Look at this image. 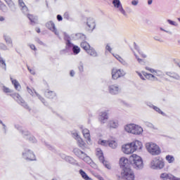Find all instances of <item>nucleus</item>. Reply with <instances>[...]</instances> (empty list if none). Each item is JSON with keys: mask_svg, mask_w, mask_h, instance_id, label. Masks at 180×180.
Masks as SVG:
<instances>
[{"mask_svg": "<svg viewBox=\"0 0 180 180\" xmlns=\"http://www.w3.org/2000/svg\"><path fill=\"white\" fill-rule=\"evenodd\" d=\"M143 148V143L140 141H135L132 143L122 146V150L124 154H133L137 150Z\"/></svg>", "mask_w": 180, "mask_h": 180, "instance_id": "nucleus-1", "label": "nucleus"}, {"mask_svg": "<svg viewBox=\"0 0 180 180\" xmlns=\"http://www.w3.org/2000/svg\"><path fill=\"white\" fill-rule=\"evenodd\" d=\"M129 161L135 169H143V160L136 154L129 157Z\"/></svg>", "mask_w": 180, "mask_h": 180, "instance_id": "nucleus-2", "label": "nucleus"}, {"mask_svg": "<svg viewBox=\"0 0 180 180\" xmlns=\"http://www.w3.org/2000/svg\"><path fill=\"white\" fill-rule=\"evenodd\" d=\"M124 130L127 133H131V134L139 135L143 133V129L141 127L136 124H129L124 127Z\"/></svg>", "mask_w": 180, "mask_h": 180, "instance_id": "nucleus-3", "label": "nucleus"}, {"mask_svg": "<svg viewBox=\"0 0 180 180\" xmlns=\"http://www.w3.org/2000/svg\"><path fill=\"white\" fill-rule=\"evenodd\" d=\"M146 148L152 155H160V154H161V149H160V147L155 143H147Z\"/></svg>", "mask_w": 180, "mask_h": 180, "instance_id": "nucleus-4", "label": "nucleus"}, {"mask_svg": "<svg viewBox=\"0 0 180 180\" xmlns=\"http://www.w3.org/2000/svg\"><path fill=\"white\" fill-rule=\"evenodd\" d=\"M121 178L122 179H124V180H134L135 179L134 172H133V170H131V168L124 169L121 172Z\"/></svg>", "mask_w": 180, "mask_h": 180, "instance_id": "nucleus-5", "label": "nucleus"}, {"mask_svg": "<svg viewBox=\"0 0 180 180\" xmlns=\"http://www.w3.org/2000/svg\"><path fill=\"white\" fill-rule=\"evenodd\" d=\"M96 155L99 161L103 163V165H104V167H105V168H107V169H111L112 166H110L109 162L105 160V156H103V152H102V150L97 149Z\"/></svg>", "mask_w": 180, "mask_h": 180, "instance_id": "nucleus-6", "label": "nucleus"}, {"mask_svg": "<svg viewBox=\"0 0 180 180\" xmlns=\"http://www.w3.org/2000/svg\"><path fill=\"white\" fill-rule=\"evenodd\" d=\"M150 167L153 169H162L164 162L160 160V158H155L151 161Z\"/></svg>", "mask_w": 180, "mask_h": 180, "instance_id": "nucleus-7", "label": "nucleus"}, {"mask_svg": "<svg viewBox=\"0 0 180 180\" xmlns=\"http://www.w3.org/2000/svg\"><path fill=\"white\" fill-rule=\"evenodd\" d=\"M22 158L26 161H36V156L30 149L25 148L22 152Z\"/></svg>", "mask_w": 180, "mask_h": 180, "instance_id": "nucleus-8", "label": "nucleus"}, {"mask_svg": "<svg viewBox=\"0 0 180 180\" xmlns=\"http://www.w3.org/2000/svg\"><path fill=\"white\" fill-rule=\"evenodd\" d=\"M11 96H12V98H13V99H15V101H17V102H18V103H20L22 106H23V108H25V109H27L28 110H30L29 105H27V103H26V102H25V100H23V98H22L20 95L15 93V94H11Z\"/></svg>", "mask_w": 180, "mask_h": 180, "instance_id": "nucleus-9", "label": "nucleus"}, {"mask_svg": "<svg viewBox=\"0 0 180 180\" xmlns=\"http://www.w3.org/2000/svg\"><path fill=\"white\" fill-rule=\"evenodd\" d=\"M109 120V110H104L98 115V122L101 124H105Z\"/></svg>", "mask_w": 180, "mask_h": 180, "instance_id": "nucleus-10", "label": "nucleus"}, {"mask_svg": "<svg viewBox=\"0 0 180 180\" xmlns=\"http://www.w3.org/2000/svg\"><path fill=\"white\" fill-rule=\"evenodd\" d=\"M126 75V72L122 69H112V79H117V78H120L122 77H124Z\"/></svg>", "mask_w": 180, "mask_h": 180, "instance_id": "nucleus-11", "label": "nucleus"}, {"mask_svg": "<svg viewBox=\"0 0 180 180\" xmlns=\"http://www.w3.org/2000/svg\"><path fill=\"white\" fill-rule=\"evenodd\" d=\"M96 27V23L95 22V19L93 18H88L86 21V29L88 32H94V30Z\"/></svg>", "mask_w": 180, "mask_h": 180, "instance_id": "nucleus-12", "label": "nucleus"}, {"mask_svg": "<svg viewBox=\"0 0 180 180\" xmlns=\"http://www.w3.org/2000/svg\"><path fill=\"white\" fill-rule=\"evenodd\" d=\"M27 91L28 94H30L32 96H34V94H35V95H37L38 99H39V101H41V102H42V103L45 106H47V102H46V99H44V98H43L41 96H40V94L37 93L36 91H34V89H32L29 86H27Z\"/></svg>", "mask_w": 180, "mask_h": 180, "instance_id": "nucleus-13", "label": "nucleus"}, {"mask_svg": "<svg viewBox=\"0 0 180 180\" xmlns=\"http://www.w3.org/2000/svg\"><path fill=\"white\" fill-rule=\"evenodd\" d=\"M112 5L119 11V12H120V13L124 15V16H127V14L126 13V11L123 8L120 0H112Z\"/></svg>", "mask_w": 180, "mask_h": 180, "instance_id": "nucleus-14", "label": "nucleus"}, {"mask_svg": "<svg viewBox=\"0 0 180 180\" xmlns=\"http://www.w3.org/2000/svg\"><path fill=\"white\" fill-rule=\"evenodd\" d=\"M46 27H47V29L55 33V34L58 36V39H61V37H60L57 28H56V25L54 24V22H53V21H49L48 22H46Z\"/></svg>", "mask_w": 180, "mask_h": 180, "instance_id": "nucleus-15", "label": "nucleus"}, {"mask_svg": "<svg viewBox=\"0 0 180 180\" xmlns=\"http://www.w3.org/2000/svg\"><path fill=\"white\" fill-rule=\"evenodd\" d=\"M108 90L111 95H117V94H119L120 91V87H119L117 84H112L109 86Z\"/></svg>", "mask_w": 180, "mask_h": 180, "instance_id": "nucleus-16", "label": "nucleus"}, {"mask_svg": "<svg viewBox=\"0 0 180 180\" xmlns=\"http://www.w3.org/2000/svg\"><path fill=\"white\" fill-rule=\"evenodd\" d=\"M72 136L74 137V139H75V140H77L79 147H80L81 148H84V147H85V142L84 141V140H82V139H81V137H79V135H78V134L73 133Z\"/></svg>", "mask_w": 180, "mask_h": 180, "instance_id": "nucleus-17", "label": "nucleus"}, {"mask_svg": "<svg viewBox=\"0 0 180 180\" xmlns=\"http://www.w3.org/2000/svg\"><path fill=\"white\" fill-rule=\"evenodd\" d=\"M120 165L122 168V171L126 168H130L129 165V160L126 158H121L120 160Z\"/></svg>", "mask_w": 180, "mask_h": 180, "instance_id": "nucleus-18", "label": "nucleus"}, {"mask_svg": "<svg viewBox=\"0 0 180 180\" xmlns=\"http://www.w3.org/2000/svg\"><path fill=\"white\" fill-rule=\"evenodd\" d=\"M101 146H106V144H108L109 147L111 148H116V147H117V143L115 141H108L103 140L101 141Z\"/></svg>", "mask_w": 180, "mask_h": 180, "instance_id": "nucleus-19", "label": "nucleus"}, {"mask_svg": "<svg viewBox=\"0 0 180 180\" xmlns=\"http://www.w3.org/2000/svg\"><path fill=\"white\" fill-rule=\"evenodd\" d=\"M73 153L80 160H84V157L86 155V153L82 152V150H79V148H75L73 150Z\"/></svg>", "mask_w": 180, "mask_h": 180, "instance_id": "nucleus-20", "label": "nucleus"}, {"mask_svg": "<svg viewBox=\"0 0 180 180\" xmlns=\"http://www.w3.org/2000/svg\"><path fill=\"white\" fill-rule=\"evenodd\" d=\"M145 68L147 71H150L151 72V74L155 73V75H156V77H162V75H163V73H162V72H161V70H155L149 67H146Z\"/></svg>", "mask_w": 180, "mask_h": 180, "instance_id": "nucleus-21", "label": "nucleus"}, {"mask_svg": "<svg viewBox=\"0 0 180 180\" xmlns=\"http://www.w3.org/2000/svg\"><path fill=\"white\" fill-rule=\"evenodd\" d=\"M4 1L6 4H7L11 12H16V6L15 5V3L12 1V0H4Z\"/></svg>", "mask_w": 180, "mask_h": 180, "instance_id": "nucleus-22", "label": "nucleus"}, {"mask_svg": "<svg viewBox=\"0 0 180 180\" xmlns=\"http://www.w3.org/2000/svg\"><path fill=\"white\" fill-rule=\"evenodd\" d=\"M108 126L110 129H117L119 127V121L117 120H110L108 122Z\"/></svg>", "mask_w": 180, "mask_h": 180, "instance_id": "nucleus-23", "label": "nucleus"}, {"mask_svg": "<svg viewBox=\"0 0 180 180\" xmlns=\"http://www.w3.org/2000/svg\"><path fill=\"white\" fill-rule=\"evenodd\" d=\"M82 134L87 143H91V134L89 133L88 129H82Z\"/></svg>", "mask_w": 180, "mask_h": 180, "instance_id": "nucleus-24", "label": "nucleus"}, {"mask_svg": "<svg viewBox=\"0 0 180 180\" xmlns=\"http://www.w3.org/2000/svg\"><path fill=\"white\" fill-rule=\"evenodd\" d=\"M143 74L146 79H149L150 81H158V78H157L153 74L147 73L146 72H143Z\"/></svg>", "mask_w": 180, "mask_h": 180, "instance_id": "nucleus-25", "label": "nucleus"}, {"mask_svg": "<svg viewBox=\"0 0 180 180\" xmlns=\"http://www.w3.org/2000/svg\"><path fill=\"white\" fill-rule=\"evenodd\" d=\"M4 39L6 43V44L10 46L11 47H13V43L12 42V39L11 38V37L9 35H8L7 34H4Z\"/></svg>", "mask_w": 180, "mask_h": 180, "instance_id": "nucleus-26", "label": "nucleus"}, {"mask_svg": "<svg viewBox=\"0 0 180 180\" xmlns=\"http://www.w3.org/2000/svg\"><path fill=\"white\" fill-rule=\"evenodd\" d=\"M44 95L46 98H49V99H54V98L57 96L56 92L53 91H45Z\"/></svg>", "mask_w": 180, "mask_h": 180, "instance_id": "nucleus-27", "label": "nucleus"}, {"mask_svg": "<svg viewBox=\"0 0 180 180\" xmlns=\"http://www.w3.org/2000/svg\"><path fill=\"white\" fill-rule=\"evenodd\" d=\"M83 161L84 162H86V164H89V165H91L93 168L95 167V163L92 161V159L87 155H85L84 158L83 159Z\"/></svg>", "mask_w": 180, "mask_h": 180, "instance_id": "nucleus-28", "label": "nucleus"}, {"mask_svg": "<svg viewBox=\"0 0 180 180\" xmlns=\"http://www.w3.org/2000/svg\"><path fill=\"white\" fill-rule=\"evenodd\" d=\"M173 176L174 175L168 173H162L160 174V179H162V180H172Z\"/></svg>", "mask_w": 180, "mask_h": 180, "instance_id": "nucleus-29", "label": "nucleus"}, {"mask_svg": "<svg viewBox=\"0 0 180 180\" xmlns=\"http://www.w3.org/2000/svg\"><path fill=\"white\" fill-rule=\"evenodd\" d=\"M11 81L14 86L15 89H16V91H20L21 86L20 84H19V82H18L16 79H13L12 77H11Z\"/></svg>", "mask_w": 180, "mask_h": 180, "instance_id": "nucleus-30", "label": "nucleus"}, {"mask_svg": "<svg viewBox=\"0 0 180 180\" xmlns=\"http://www.w3.org/2000/svg\"><path fill=\"white\" fill-rule=\"evenodd\" d=\"M86 51L87 54H89V56H91V57H98V53H96V51H95V49H94L93 48L90 47Z\"/></svg>", "mask_w": 180, "mask_h": 180, "instance_id": "nucleus-31", "label": "nucleus"}, {"mask_svg": "<svg viewBox=\"0 0 180 180\" xmlns=\"http://www.w3.org/2000/svg\"><path fill=\"white\" fill-rule=\"evenodd\" d=\"M85 34L82 33H77L75 34V40H85Z\"/></svg>", "mask_w": 180, "mask_h": 180, "instance_id": "nucleus-32", "label": "nucleus"}, {"mask_svg": "<svg viewBox=\"0 0 180 180\" xmlns=\"http://www.w3.org/2000/svg\"><path fill=\"white\" fill-rule=\"evenodd\" d=\"M81 176L83 178V179L84 180H92V179H91L89 176H88V174H86V173L82 170V169H80L79 171Z\"/></svg>", "mask_w": 180, "mask_h": 180, "instance_id": "nucleus-33", "label": "nucleus"}, {"mask_svg": "<svg viewBox=\"0 0 180 180\" xmlns=\"http://www.w3.org/2000/svg\"><path fill=\"white\" fill-rule=\"evenodd\" d=\"M114 57L116 58V60H117L118 61H120V63L121 64H122V65H127V62H126V60H124L122 57H120V56L119 55H113Z\"/></svg>", "mask_w": 180, "mask_h": 180, "instance_id": "nucleus-34", "label": "nucleus"}, {"mask_svg": "<svg viewBox=\"0 0 180 180\" xmlns=\"http://www.w3.org/2000/svg\"><path fill=\"white\" fill-rule=\"evenodd\" d=\"M80 46L83 50H85V51H86L89 49H91V45H89V44H88L86 41L82 42Z\"/></svg>", "mask_w": 180, "mask_h": 180, "instance_id": "nucleus-35", "label": "nucleus"}, {"mask_svg": "<svg viewBox=\"0 0 180 180\" xmlns=\"http://www.w3.org/2000/svg\"><path fill=\"white\" fill-rule=\"evenodd\" d=\"M72 50L73 51V54H75V56H77V54H79L80 51H81V49L79 48V46L75 45L72 48Z\"/></svg>", "mask_w": 180, "mask_h": 180, "instance_id": "nucleus-36", "label": "nucleus"}, {"mask_svg": "<svg viewBox=\"0 0 180 180\" xmlns=\"http://www.w3.org/2000/svg\"><path fill=\"white\" fill-rule=\"evenodd\" d=\"M21 133H22L24 139H29V137L30 136V132H29V131H27V130H22Z\"/></svg>", "mask_w": 180, "mask_h": 180, "instance_id": "nucleus-37", "label": "nucleus"}, {"mask_svg": "<svg viewBox=\"0 0 180 180\" xmlns=\"http://www.w3.org/2000/svg\"><path fill=\"white\" fill-rule=\"evenodd\" d=\"M0 65L1 68L6 71V63H5V60H4L2 57H0Z\"/></svg>", "mask_w": 180, "mask_h": 180, "instance_id": "nucleus-38", "label": "nucleus"}, {"mask_svg": "<svg viewBox=\"0 0 180 180\" xmlns=\"http://www.w3.org/2000/svg\"><path fill=\"white\" fill-rule=\"evenodd\" d=\"M27 18L30 20L31 23H36L37 18L33 16V15L27 14Z\"/></svg>", "mask_w": 180, "mask_h": 180, "instance_id": "nucleus-39", "label": "nucleus"}, {"mask_svg": "<svg viewBox=\"0 0 180 180\" xmlns=\"http://www.w3.org/2000/svg\"><path fill=\"white\" fill-rule=\"evenodd\" d=\"M166 160L169 162V164H172V162L175 161V158H174V156L169 155L166 156Z\"/></svg>", "mask_w": 180, "mask_h": 180, "instance_id": "nucleus-40", "label": "nucleus"}, {"mask_svg": "<svg viewBox=\"0 0 180 180\" xmlns=\"http://www.w3.org/2000/svg\"><path fill=\"white\" fill-rule=\"evenodd\" d=\"M67 50H71L75 45L71 42V41H68L65 42Z\"/></svg>", "mask_w": 180, "mask_h": 180, "instance_id": "nucleus-41", "label": "nucleus"}, {"mask_svg": "<svg viewBox=\"0 0 180 180\" xmlns=\"http://www.w3.org/2000/svg\"><path fill=\"white\" fill-rule=\"evenodd\" d=\"M0 9L3 12H8V7L4 3L0 1Z\"/></svg>", "mask_w": 180, "mask_h": 180, "instance_id": "nucleus-42", "label": "nucleus"}, {"mask_svg": "<svg viewBox=\"0 0 180 180\" xmlns=\"http://www.w3.org/2000/svg\"><path fill=\"white\" fill-rule=\"evenodd\" d=\"M78 70L79 72H84V63L82 61L79 62Z\"/></svg>", "mask_w": 180, "mask_h": 180, "instance_id": "nucleus-43", "label": "nucleus"}, {"mask_svg": "<svg viewBox=\"0 0 180 180\" xmlns=\"http://www.w3.org/2000/svg\"><path fill=\"white\" fill-rule=\"evenodd\" d=\"M63 35H64V40L65 43H67V41H71V38L70 37V35H68V34H67L66 32H64Z\"/></svg>", "mask_w": 180, "mask_h": 180, "instance_id": "nucleus-44", "label": "nucleus"}, {"mask_svg": "<svg viewBox=\"0 0 180 180\" xmlns=\"http://www.w3.org/2000/svg\"><path fill=\"white\" fill-rule=\"evenodd\" d=\"M3 91L5 92V94H12L13 92L11 89L5 86H3Z\"/></svg>", "mask_w": 180, "mask_h": 180, "instance_id": "nucleus-45", "label": "nucleus"}, {"mask_svg": "<svg viewBox=\"0 0 180 180\" xmlns=\"http://www.w3.org/2000/svg\"><path fill=\"white\" fill-rule=\"evenodd\" d=\"M0 49L4 50V51H6V50H9V49H8V46L4 43H0Z\"/></svg>", "mask_w": 180, "mask_h": 180, "instance_id": "nucleus-46", "label": "nucleus"}, {"mask_svg": "<svg viewBox=\"0 0 180 180\" xmlns=\"http://www.w3.org/2000/svg\"><path fill=\"white\" fill-rule=\"evenodd\" d=\"M66 161H68V162H70V164H74V158L70 157V156H67L65 158Z\"/></svg>", "mask_w": 180, "mask_h": 180, "instance_id": "nucleus-47", "label": "nucleus"}, {"mask_svg": "<svg viewBox=\"0 0 180 180\" xmlns=\"http://www.w3.org/2000/svg\"><path fill=\"white\" fill-rule=\"evenodd\" d=\"M153 109L155 110V112H158V113H160V115H164V112H162L161 109H160V108L155 105V107H153Z\"/></svg>", "mask_w": 180, "mask_h": 180, "instance_id": "nucleus-48", "label": "nucleus"}, {"mask_svg": "<svg viewBox=\"0 0 180 180\" xmlns=\"http://www.w3.org/2000/svg\"><path fill=\"white\" fill-rule=\"evenodd\" d=\"M167 22L169 25H171L172 26H178V23L175 21H173L172 20H167Z\"/></svg>", "mask_w": 180, "mask_h": 180, "instance_id": "nucleus-49", "label": "nucleus"}, {"mask_svg": "<svg viewBox=\"0 0 180 180\" xmlns=\"http://www.w3.org/2000/svg\"><path fill=\"white\" fill-rule=\"evenodd\" d=\"M172 78H174V79H177L178 81H180V76L177 73H173V76Z\"/></svg>", "mask_w": 180, "mask_h": 180, "instance_id": "nucleus-50", "label": "nucleus"}, {"mask_svg": "<svg viewBox=\"0 0 180 180\" xmlns=\"http://www.w3.org/2000/svg\"><path fill=\"white\" fill-rule=\"evenodd\" d=\"M28 139L31 141V143H36L37 141V140H36V138H34V136H33L30 135V137H28Z\"/></svg>", "mask_w": 180, "mask_h": 180, "instance_id": "nucleus-51", "label": "nucleus"}, {"mask_svg": "<svg viewBox=\"0 0 180 180\" xmlns=\"http://www.w3.org/2000/svg\"><path fill=\"white\" fill-rule=\"evenodd\" d=\"M22 13H27L29 9L27 8V6H25L24 7H22L21 8Z\"/></svg>", "mask_w": 180, "mask_h": 180, "instance_id": "nucleus-52", "label": "nucleus"}, {"mask_svg": "<svg viewBox=\"0 0 180 180\" xmlns=\"http://www.w3.org/2000/svg\"><path fill=\"white\" fill-rule=\"evenodd\" d=\"M35 41L40 44L41 46H46V44H44L43 41H40V39L36 38Z\"/></svg>", "mask_w": 180, "mask_h": 180, "instance_id": "nucleus-53", "label": "nucleus"}, {"mask_svg": "<svg viewBox=\"0 0 180 180\" xmlns=\"http://www.w3.org/2000/svg\"><path fill=\"white\" fill-rule=\"evenodd\" d=\"M18 4L21 8H23L26 6V4H25V2H23V0H18Z\"/></svg>", "mask_w": 180, "mask_h": 180, "instance_id": "nucleus-54", "label": "nucleus"}, {"mask_svg": "<svg viewBox=\"0 0 180 180\" xmlns=\"http://www.w3.org/2000/svg\"><path fill=\"white\" fill-rule=\"evenodd\" d=\"M131 5L134 6H137V5H139V0H133L131 1Z\"/></svg>", "mask_w": 180, "mask_h": 180, "instance_id": "nucleus-55", "label": "nucleus"}, {"mask_svg": "<svg viewBox=\"0 0 180 180\" xmlns=\"http://www.w3.org/2000/svg\"><path fill=\"white\" fill-rule=\"evenodd\" d=\"M105 50H107L108 51H109V53H112V49L110 48V45H109V44H108L105 46Z\"/></svg>", "mask_w": 180, "mask_h": 180, "instance_id": "nucleus-56", "label": "nucleus"}, {"mask_svg": "<svg viewBox=\"0 0 180 180\" xmlns=\"http://www.w3.org/2000/svg\"><path fill=\"white\" fill-rule=\"evenodd\" d=\"M28 46L30 47V49L34 50V51H36L37 50L34 44H28Z\"/></svg>", "mask_w": 180, "mask_h": 180, "instance_id": "nucleus-57", "label": "nucleus"}, {"mask_svg": "<svg viewBox=\"0 0 180 180\" xmlns=\"http://www.w3.org/2000/svg\"><path fill=\"white\" fill-rule=\"evenodd\" d=\"M27 70L30 72V74H32V75H34V74H36V72H34V70L30 69L29 66H27Z\"/></svg>", "mask_w": 180, "mask_h": 180, "instance_id": "nucleus-58", "label": "nucleus"}, {"mask_svg": "<svg viewBox=\"0 0 180 180\" xmlns=\"http://www.w3.org/2000/svg\"><path fill=\"white\" fill-rule=\"evenodd\" d=\"M146 104L147 105V106H148L149 108H151L152 109H154V107L155 105H153V103H150V102H147L146 103Z\"/></svg>", "mask_w": 180, "mask_h": 180, "instance_id": "nucleus-59", "label": "nucleus"}, {"mask_svg": "<svg viewBox=\"0 0 180 180\" xmlns=\"http://www.w3.org/2000/svg\"><path fill=\"white\" fill-rule=\"evenodd\" d=\"M174 72H166V75H167L168 77H170V78H172L173 75H174Z\"/></svg>", "mask_w": 180, "mask_h": 180, "instance_id": "nucleus-60", "label": "nucleus"}, {"mask_svg": "<svg viewBox=\"0 0 180 180\" xmlns=\"http://www.w3.org/2000/svg\"><path fill=\"white\" fill-rule=\"evenodd\" d=\"M139 53L140 56H141V57L143 58H147V55H146L144 53H143L141 51H139Z\"/></svg>", "mask_w": 180, "mask_h": 180, "instance_id": "nucleus-61", "label": "nucleus"}, {"mask_svg": "<svg viewBox=\"0 0 180 180\" xmlns=\"http://www.w3.org/2000/svg\"><path fill=\"white\" fill-rule=\"evenodd\" d=\"M56 18L58 22H61V20H63V16H61V15H58Z\"/></svg>", "mask_w": 180, "mask_h": 180, "instance_id": "nucleus-62", "label": "nucleus"}, {"mask_svg": "<svg viewBox=\"0 0 180 180\" xmlns=\"http://www.w3.org/2000/svg\"><path fill=\"white\" fill-rule=\"evenodd\" d=\"M64 18L67 19L68 20V19H70V15L68 14V13H65L64 14Z\"/></svg>", "mask_w": 180, "mask_h": 180, "instance_id": "nucleus-63", "label": "nucleus"}, {"mask_svg": "<svg viewBox=\"0 0 180 180\" xmlns=\"http://www.w3.org/2000/svg\"><path fill=\"white\" fill-rule=\"evenodd\" d=\"M49 150H51V151H54V147L51 146V145H46Z\"/></svg>", "mask_w": 180, "mask_h": 180, "instance_id": "nucleus-64", "label": "nucleus"}]
</instances>
